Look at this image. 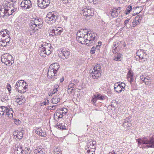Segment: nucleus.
<instances>
[{
	"label": "nucleus",
	"mask_w": 154,
	"mask_h": 154,
	"mask_svg": "<svg viewBox=\"0 0 154 154\" xmlns=\"http://www.w3.org/2000/svg\"><path fill=\"white\" fill-rule=\"evenodd\" d=\"M78 40L82 44H86L88 46H91L94 44L96 41L95 36L93 37V34L88 32L85 36L81 37L78 38Z\"/></svg>",
	"instance_id": "obj_1"
},
{
	"label": "nucleus",
	"mask_w": 154,
	"mask_h": 154,
	"mask_svg": "<svg viewBox=\"0 0 154 154\" xmlns=\"http://www.w3.org/2000/svg\"><path fill=\"white\" fill-rule=\"evenodd\" d=\"M89 72L91 76L94 79H97L101 75V66L99 64H97L90 70Z\"/></svg>",
	"instance_id": "obj_2"
},
{
	"label": "nucleus",
	"mask_w": 154,
	"mask_h": 154,
	"mask_svg": "<svg viewBox=\"0 0 154 154\" xmlns=\"http://www.w3.org/2000/svg\"><path fill=\"white\" fill-rule=\"evenodd\" d=\"M1 61L6 65H11L14 63L13 57L11 55L9 54H3L1 57Z\"/></svg>",
	"instance_id": "obj_3"
},
{
	"label": "nucleus",
	"mask_w": 154,
	"mask_h": 154,
	"mask_svg": "<svg viewBox=\"0 0 154 154\" xmlns=\"http://www.w3.org/2000/svg\"><path fill=\"white\" fill-rule=\"evenodd\" d=\"M137 140L139 146L142 144H145L147 145L148 147H154V143H152V141L148 140L146 137H144L141 139H138Z\"/></svg>",
	"instance_id": "obj_4"
},
{
	"label": "nucleus",
	"mask_w": 154,
	"mask_h": 154,
	"mask_svg": "<svg viewBox=\"0 0 154 154\" xmlns=\"http://www.w3.org/2000/svg\"><path fill=\"white\" fill-rule=\"evenodd\" d=\"M6 2L7 6L5 7L4 15V16H9L12 14V13L15 11L16 10L14 9L13 5L10 4L8 2L6 1Z\"/></svg>",
	"instance_id": "obj_5"
},
{
	"label": "nucleus",
	"mask_w": 154,
	"mask_h": 154,
	"mask_svg": "<svg viewBox=\"0 0 154 154\" xmlns=\"http://www.w3.org/2000/svg\"><path fill=\"white\" fill-rule=\"evenodd\" d=\"M81 14L83 16L88 17V18L89 19L90 17L93 15L94 13L89 7L84 6L83 7Z\"/></svg>",
	"instance_id": "obj_6"
},
{
	"label": "nucleus",
	"mask_w": 154,
	"mask_h": 154,
	"mask_svg": "<svg viewBox=\"0 0 154 154\" xmlns=\"http://www.w3.org/2000/svg\"><path fill=\"white\" fill-rule=\"evenodd\" d=\"M57 19V17L55 15L54 12L49 13L45 18V20L47 23L50 24L54 23Z\"/></svg>",
	"instance_id": "obj_7"
},
{
	"label": "nucleus",
	"mask_w": 154,
	"mask_h": 154,
	"mask_svg": "<svg viewBox=\"0 0 154 154\" xmlns=\"http://www.w3.org/2000/svg\"><path fill=\"white\" fill-rule=\"evenodd\" d=\"M63 31V29L61 27L55 28L54 29H52L50 31V32L51 33L50 35H52V36L60 35Z\"/></svg>",
	"instance_id": "obj_8"
},
{
	"label": "nucleus",
	"mask_w": 154,
	"mask_h": 154,
	"mask_svg": "<svg viewBox=\"0 0 154 154\" xmlns=\"http://www.w3.org/2000/svg\"><path fill=\"white\" fill-rule=\"evenodd\" d=\"M21 6L24 9H26L32 7V4L31 1L29 0H24L20 4Z\"/></svg>",
	"instance_id": "obj_9"
},
{
	"label": "nucleus",
	"mask_w": 154,
	"mask_h": 154,
	"mask_svg": "<svg viewBox=\"0 0 154 154\" xmlns=\"http://www.w3.org/2000/svg\"><path fill=\"white\" fill-rule=\"evenodd\" d=\"M51 68L48 69V77L50 79H51L52 81L56 79V74L57 72H55V71L51 69Z\"/></svg>",
	"instance_id": "obj_10"
},
{
	"label": "nucleus",
	"mask_w": 154,
	"mask_h": 154,
	"mask_svg": "<svg viewBox=\"0 0 154 154\" xmlns=\"http://www.w3.org/2000/svg\"><path fill=\"white\" fill-rule=\"evenodd\" d=\"M125 84L124 83L121 82V83H119L116 86L115 85V90L116 92L120 93L125 90Z\"/></svg>",
	"instance_id": "obj_11"
},
{
	"label": "nucleus",
	"mask_w": 154,
	"mask_h": 154,
	"mask_svg": "<svg viewBox=\"0 0 154 154\" xmlns=\"http://www.w3.org/2000/svg\"><path fill=\"white\" fill-rule=\"evenodd\" d=\"M122 8L120 7H119L117 8H114L110 11V14H111V16L112 17H117L121 11Z\"/></svg>",
	"instance_id": "obj_12"
},
{
	"label": "nucleus",
	"mask_w": 154,
	"mask_h": 154,
	"mask_svg": "<svg viewBox=\"0 0 154 154\" xmlns=\"http://www.w3.org/2000/svg\"><path fill=\"white\" fill-rule=\"evenodd\" d=\"M41 47L44 49V50L47 51L48 54H50L51 53V51H50V49L51 46L50 44L44 43L41 45Z\"/></svg>",
	"instance_id": "obj_13"
},
{
	"label": "nucleus",
	"mask_w": 154,
	"mask_h": 154,
	"mask_svg": "<svg viewBox=\"0 0 154 154\" xmlns=\"http://www.w3.org/2000/svg\"><path fill=\"white\" fill-rule=\"evenodd\" d=\"M22 145L20 143H17L15 145V153L17 154H23V150L22 148Z\"/></svg>",
	"instance_id": "obj_14"
},
{
	"label": "nucleus",
	"mask_w": 154,
	"mask_h": 154,
	"mask_svg": "<svg viewBox=\"0 0 154 154\" xmlns=\"http://www.w3.org/2000/svg\"><path fill=\"white\" fill-rule=\"evenodd\" d=\"M63 116L62 111H61L60 110H57L54 114V118L55 120L58 119L59 120V119L62 118Z\"/></svg>",
	"instance_id": "obj_15"
},
{
	"label": "nucleus",
	"mask_w": 154,
	"mask_h": 154,
	"mask_svg": "<svg viewBox=\"0 0 154 154\" xmlns=\"http://www.w3.org/2000/svg\"><path fill=\"white\" fill-rule=\"evenodd\" d=\"M32 23H34L36 25V26L38 28L40 29L42 27V22L41 19H35L34 20H32Z\"/></svg>",
	"instance_id": "obj_16"
},
{
	"label": "nucleus",
	"mask_w": 154,
	"mask_h": 154,
	"mask_svg": "<svg viewBox=\"0 0 154 154\" xmlns=\"http://www.w3.org/2000/svg\"><path fill=\"white\" fill-rule=\"evenodd\" d=\"M8 108H10V106H2L0 107V115H7V111Z\"/></svg>",
	"instance_id": "obj_17"
},
{
	"label": "nucleus",
	"mask_w": 154,
	"mask_h": 154,
	"mask_svg": "<svg viewBox=\"0 0 154 154\" xmlns=\"http://www.w3.org/2000/svg\"><path fill=\"white\" fill-rule=\"evenodd\" d=\"M6 2V1L4 2L2 5L0 6V15L3 17H4V11L5 10L6 7L7 6Z\"/></svg>",
	"instance_id": "obj_18"
},
{
	"label": "nucleus",
	"mask_w": 154,
	"mask_h": 154,
	"mask_svg": "<svg viewBox=\"0 0 154 154\" xmlns=\"http://www.w3.org/2000/svg\"><path fill=\"white\" fill-rule=\"evenodd\" d=\"M14 135L15 138L18 140L21 139L23 137V132L21 131H15L14 132Z\"/></svg>",
	"instance_id": "obj_19"
},
{
	"label": "nucleus",
	"mask_w": 154,
	"mask_h": 154,
	"mask_svg": "<svg viewBox=\"0 0 154 154\" xmlns=\"http://www.w3.org/2000/svg\"><path fill=\"white\" fill-rule=\"evenodd\" d=\"M7 39H5L4 41H0V45L2 46H6L8 45V44L9 43L10 39V38H8V36H6Z\"/></svg>",
	"instance_id": "obj_20"
},
{
	"label": "nucleus",
	"mask_w": 154,
	"mask_h": 154,
	"mask_svg": "<svg viewBox=\"0 0 154 154\" xmlns=\"http://www.w3.org/2000/svg\"><path fill=\"white\" fill-rule=\"evenodd\" d=\"M38 5L41 8H45L47 7L44 0H38Z\"/></svg>",
	"instance_id": "obj_21"
},
{
	"label": "nucleus",
	"mask_w": 154,
	"mask_h": 154,
	"mask_svg": "<svg viewBox=\"0 0 154 154\" xmlns=\"http://www.w3.org/2000/svg\"><path fill=\"white\" fill-rule=\"evenodd\" d=\"M51 66V68H51V69L55 71V72H57V70L59 68V65L58 63H56L52 64L50 65L49 68H50Z\"/></svg>",
	"instance_id": "obj_22"
},
{
	"label": "nucleus",
	"mask_w": 154,
	"mask_h": 154,
	"mask_svg": "<svg viewBox=\"0 0 154 154\" xmlns=\"http://www.w3.org/2000/svg\"><path fill=\"white\" fill-rule=\"evenodd\" d=\"M133 76V75L132 71L131 70H129L127 74V78L128 80L130 81L131 83L133 81L134 79Z\"/></svg>",
	"instance_id": "obj_23"
},
{
	"label": "nucleus",
	"mask_w": 154,
	"mask_h": 154,
	"mask_svg": "<svg viewBox=\"0 0 154 154\" xmlns=\"http://www.w3.org/2000/svg\"><path fill=\"white\" fill-rule=\"evenodd\" d=\"M62 54L63 56V57L62 58L63 60L67 59L69 57L70 53L69 51H67L66 50H63L61 51Z\"/></svg>",
	"instance_id": "obj_24"
},
{
	"label": "nucleus",
	"mask_w": 154,
	"mask_h": 154,
	"mask_svg": "<svg viewBox=\"0 0 154 154\" xmlns=\"http://www.w3.org/2000/svg\"><path fill=\"white\" fill-rule=\"evenodd\" d=\"M60 99L59 95H55L51 99L52 103L55 104L57 103L60 101Z\"/></svg>",
	"instance_id": "obj_25"
},
{
	"label": "nucleus",
	"mask_w": 154,
	"mask_h": 154,
	"mask_svg": "<svg viewBox=\"0 0 154 154\" xmlns=\"http://www.w3.org/2000/svg\"><path fill=\"white\" fill-rule=\"evenodd\" d=\"M7 113L6 115L9 118H12L13 116V111L12 108H11L10 106V108H8L7 110Z\"/></svg>",
	"instance_id": "obj_26"
},
{
	"label": "nucleus",
	"mask_w": 154,
	"mask_h": 154,
	"mask_svg": "<svg viewBox=\"0 0 154 154\" xmlns=\"http://www.w3.org/2000/svg\"><path fill=\"white\" fill-rule=\"evenodd\" d=\"M25 99L23 96H21L20 97L18 98L16 102H17L19 105H21L23 103H25Z\"/></svg>",
	"instance_id": "obj_27"
},
{
	"label": "nucleus",
	"mask_w": 154,
	"mask_h": 154,
	"mask_svg": "<svg viewBox=\"0 0 154 154\" xmlns=\"http://www.w3.org/2000/svg\"><path fill=\"white\" fill-rule=\"evenodd\" d=\"M29 28L30 30L35 31V30L38 29V28L36 26V25L34 23H32V20L30 22V23L29 25Z\"/></svg>",
	"instance_id": "obj_28"
},
{
	"label": "nucleus",
	"mask_w": 154,
	"mask_h": 154,
	"mask_svg": "<svg viewBox=\"0 0 154 154\" xmlns=\"http://www.w3.org/2000/svg\"><path fill=\"white\" fill-rule=\"evenodd\" d=\"M40 51L39 52L40 55L43 57H45L46 55H49L50 54H48L47 51L45 50H44V49L42 48V47L40 48Z\"/></svg>",
	"instance_id": "obj_29"
},
{
	"label": "nucleus",
	"mask_w": 154,
	"mask_h": 154,
	"mask_svg": "<svg viewBox=\"0 0 154 154\" xmlns=\"http://www.w3.org/2000/svg\"><path fill=\"white\" fill-rule=\"evenodd\" d=\"M143 82L145 84L147 85H149L151 83V80L149 77H145L144 81Z\"/></svg>",
	"instance_id": "obj_30"
},
{
	"label": "nucleus",
	"mask_w": 154,
	"mask_h": 154,
	"mask_svg": "<svg viewBox=\"0 0 154 154\" xmlns=\"http://www.w3.org/2000/svg\"><path fill=\"white\" fill-rule=\"evenodd\" d=\"M15 87H16V90L18 91V92L20 93V90H21L23 87V86L19 83H18L17 82L15 85Z\"/></svg>",
	"instance_id": "obj_31"
},
{
	"label": "nucleus",
	"mask_w": 154,
	"mask_h": 154,
	"mask_svg": "<svg viewBox=\"0 0 154 154\" xmlns=\"http://www.w3.org/2000/svg\"><path fill=\"white\" fill-rule=\"evenodd\" d=\"M96 142L95 141H92V140H90L87 143V145L90 148H92V147L96 145Z\"/></svg>",
	"instance_id": "obj_32"
},
{
	"label": "nucleus",
	"mask_w": 154,
	"mask_h": 154,
	"mask_svg": "<svg viewBox=\"0 0 154 154\" xmlns=\"http://www.w3.org/2000/svg\"><path fill=\"white\" fill-rule=\"evenodd\" d=\"M75 87V85L73 83H71L69 84L68 87V89L71 90L70 93H72V91L74 90Z\"/></svg>",
	"instance_id": "obj_33"
},
{
	"label": "nucleus",
	"mask_w": 154,
	"mask_h": 154,
	"mask_svg": "<svg viewBox=\"0 0 154 154\" xmlns=\"http://www.w3.org/2000/svg\"><path fill=\"white\" fill-rule=\"evenodd\" d=\"M87 33L86 32H85V33H83L82 31H79L77 32L76 35L77 36V39H78V38H80L82 36H85V35Z\"/></svg>",
	"instance_id": "obj_34"
},
{
	"label": "nucleus",
	"mask_w": 154,
	"mask_h": 154,
	"mask_svg": "<svg viewBox=\"0 0 154 154\" xmlns=\"http://www.w3.org/2000/svg\"><path fill=\"white\" fill-rule=\"evenodd\" d=\"M9 31L7 29H5L3 31H1L0 32V38L1 37V36L9 35Z\"/></svg>",
	"instance_id": "obj_35"
},
{
	"label": "nucleus",
	"mask_w": 154,
	"mask_h": 154,
	"mask_svg": "<svg viewBox=\"0 0 154 154\" xmlns=\"http://www.w3.org/2000/svg\"><path fill=\"white\" fill-rule=\"evenodd\" d=\"M56 127L59 129L61 130L66 129V127L63 125L62 123H59L56 126Z\"/></svg>",
	"instance_id": "obj_36"
},
{
	"label": "nucleus",
	"mask_w": 154,
	"mask_h": 154,
	"mask_svg": "<svg viewBox=\"0 0 154 154\" xmlns=\"http://www.w3.org/2000/svg\"><path fill=\"white\" fill-rule=\"evenodd\" d=\"M140 21L134 18L132 22V26L133 27L136 26L137 25H138Z\"/></svg>",
	"instance_id": "obj_37"
},
{
	"label": "nucleus",
	"mask_w": 154,
	"mask_h": 154,
	"mask_svg": "<svg viewBox=\"0 0 154 154\" xmlns=\"http://www.w3.org/2000/svg\"><path fill=\"white\" fill-rule=\"evenodd\" d=\"M34 153L35 154H45V152L44 149L40 148L38 149V150H36Z\"/></svg>",
	"instance_id": "obj_38"
},
{
	"label": "nucleus",
	"mask_w": 154,
	"mask_h": 154,
	"mask_svg": "<svg viewBox=\"0 0 154 154\" xmlns=\"http://www.w3.org/2000/svg\"><path fill=\"white\" fill-rule=\"evenodd\" d=\"M27 85L26 84H23V87L21 89V90H20V93H24L26 91V89H27V88L26 87Z\"/></svg>",
	"instance_id": "obj_39"
},
{
	"label": "nucleus",
	"mask_w": 154,
	"mask_h": 154,
	"mask_svg": "<svg viewBox=\"0 0 154 154\" xmlns=\"http://www.w3.org/2000/svg\"><path fill=\"white\" fill-rule=\"evenodd\" d=\"M132 7L131 5L128 6L127 7L125 11V12L126 14L127 15L130 13L131 11L132 10Z\"/></svg>",
	"instance_id": "obj_40"
},
{
	"label": "nucleus",
	"mask_w": 154,
	"mask_h": 154,
	"mask_svg": "<svg viewBox=\"0 0 154 154\" xmlns=\"http://www.w3.org/2000/svg\"><path fill=\"white\" fill-rule=\"evenodd\" d=\"M122 56V54H117V57H115L113 60L116 61H120L121 60V58Z\"/></svg>",
	"instance_id": "obj_41"
},
{
	"label": "nucleus",
	"mask_w": 154,
	"mask_h": 154,
	"mask_svg": "<svg viewBox=\"0 0 154 154\" xmlns=\"http://www.w3.org/2000/svg\"><path fill=\"white\" fill-rule=\"evenodd\" d=\"M94 97L95 98H96L97 100H103L104 98V97L102 96L101 95L99 94H97L95 95L94 96Z\"/></svg>",
	"instance_id": "obj_42"
},
{
	"label": "nucleus",
	"mask_w": 154,
	"mask_h": 154,
	"mask_svg": "<svg viewBox=\"0 0 154 154\" xmlns=\"http://www.w3.org/2000/svg\"><path fill=\"white\" fill-rule=\"evenodd\" d=\"M40 149L39 148V146L37 145L36 144H34L32 147V149L35 153V152H36V150H37L38 149Z\"/></svg>",
	"instance_id": "obj_43"
},
{
	"label": "nucleus",
	"mask_w": 154,
	"mask_h": 154,
	"mask_svg": "<svg viewBox=\"0 0 154 154\" xmlns=\"http://www.w3.org/2000/svg\"><path fill=\"white\" fill-rule=\"evenodd\" d=\"M54 154H62L61 151L58 148L54 149Z\"/></svg>",
	"instance_id": "obj_44"
},
{
	"label": "nucleus",
	"mask_w": 154,
	"mask_h": 154,
	"mask_svg": "<svg viewBox=\"0 0 154 154\" xmlns=\"http://www.w3.org/2000/svg\"><path fill=\"white\" fill-rule=\"evenodd\" d=\"M31 151L29 147H26L25 149V154H30Z\"/></svg>",
	"instance_id": "obj_45"
},
{
	"label": "nucleus",
	"mask_w": 154,
	"mask_h": 154,
	"mask_svg": "<svg viewBox=\"0 0 154 154\" xmlns=\"http://www.w3.org/2000/svg\"><path fill=\"white\" fill-rule=\"evenodd\" d=\"M55 87L54 88L53 90L51 91L52 94H54L55 93L57 92V89L58 88V85H56L55 86Z\"/></svg>",
	"instance_id": "obj_46"
},
{
	"label": "nucleus",
	"mask_w": 154,
	"mask_h": 154,
	"mask_svg": "<svg viewBox=\"0 0 154 154\" xmlns=\"http://www.w3.org/2000/svg\"><path fill=\"white\" fill-rule=\"evenodd\" d=\"M6 36H8V38H10L9 35H3L1 36V37L0 38V41H4L5 40V39H7V38H6Z\"/></svg>",
	"instance_id": "obj_47"
},
{
	"label": "nucleus",
	"mask_w": 154,
	"mask_h": 154,
	"mask_svg": "<svg viewBox=\"0 0 154 154\" xmlns=\"http://www.w3.org/2000/svg\"><path fill=\"white\" fill-rule=\"evenodd\" d=\"M91 149V150L90 149L88 150L87 152H86V154H94V151L93 150L94 149L93 148H92Z\"/></svg>",
	"instance_id": "obj_48"
},
{
	"label": "nucleus",
	"mask_w": 154,
	"mask_h": 154,
	"mask_svg": "<svg viewBox=\"0 0 154 154\" xmlns=\"http://www.w3.org/2000/svg\"><path fill=\"white\" fill-rule=\"evenodd\" d=\"M119 42H114L113 43V48H115V50L116 48H117L119 46Z\"/></svg>",
	"instance_id": "obj_49"
},
{
	"label": "nucleus",
	"mask_w": 154,
	"mask_h": 154,
	"mask_svg": "<svg viewBox=\"0 0 154 154\" xmlns=\"http://www.w3.org/2000/svg\"><path fill=\"white\" fill-rule=\"evenodd\" d=\"M49 103V100H46L45 101L41 103V106H43V105H47Z\"/></svg>",
	"instance_id": "obj_50"
},
{
	"label": "nucleus",
	"mask_w": 154,
	"mask_h": 154,
	"mask_svg": "<svg viewBox=\"0 0 154 154\" xmlns=\"http://www.w3.org/2000/svg\"><path fill=\"white\" fill-rule=\"evenodd\" d=\"M60 110L62 112L63 115L64 114L65 115L67 111V109L65 108H64L63 109H60Z\"/></svg>",
	"instance_id": "obj_51"
},
{
	"label": "nucleus",
	"mask_w": 154,
	"mask_h": 154,
	"mask_svg": "<svg viewBox=\"0 0 154 154\" xmlns=\"http://www.w3.org/2000/svg\"><path fill=\"white\" fill-rule=\"evenodd\" d=\"M7 88L9 92L10 93L11 91V87L9 84L8 83L7 85Z\"/></svg>",
	"instance_id": "obj_52"
},
{
	"label": "nucleus",
	"mask_w": 154,
	"mask_h": 154,
	"mask_svg": "<svg viewBox=\"0 0 154 154\" xmlns=\"http://www.w3.org/2000/svg\"><path fill=\"white\" fill-rule=\"evenodd\" d=\"M18 83H19L23 86V84H26V83L25 81L24 80H19L17 82Z\"/></svg>",
	"instance_id": "obj_53"
},
{
	"label": "nucleus",
	"mask_w": 154,
	"mask_h": 154,
	"mask_svg": "<svg viewBox=\"0 0 154 154\" xmlns=\"http://www.w3.org/2000/svg\"><path fill=\"white\" fill-rule=\"evenodd\" d=\"M142 18V17L141 15H138L135 18L137 19L138 20H139L140 21Z\"/></svg>",
	"instance_id": "obj_54"
},
{
	"label": "nucleus",
	"mask_w": 154,
	"mask_h": 154,
	"mask_svg": "<svg viewBox=\"0 0 154 154\" xmlns=\"http://www.w3.org/2000/svg\"><path fill=\"white\" fill-rule=\"evenodd\" d=\"M102 43L101 42H98V44L96 45V48L98 50L100 48V47L102 45Z\"/></svg>",
	"instance_id": "obj_55"
},
{
	"label": "nucleus",
	"mask_w": 154,
	"mask_h": 154,
	"mask_svg": "<svg viewBox=\"0 0 154 154\" xmlns=\"http://www.w3.org/2000/svg\"><path fill=\"white\" fill-rule=\"evenodd\" d=\"M96 48L93 47L91 48L90 51V52L91 54H94Z\"/></svg>",
	"instance_id": "obj_56"
},
{
	"label": "nucleus",
	"mask_w": 154,
	"mask_h": 154,
	"mask_svg": "<svg viewBox=\"0 0 154 154\" xmlns=\"http://www.w3.org/2000/svg\"><path fill=\"white\" fill-rule=\"evenodd\" d=\"M40 129L38 128L35 131V133L38 135H39L40 134L41 132L42 131V130H40Z\"/></svg>",
	"instance_id": "obj_57"
},
{
	"label": "nucleus",
	"mask_w": 154,
	"mask_h": 154,
	"mask_svg": "<svg viewBox=\"0 0 154 154\" xmlns=\"http://www.w3.org/2000/svg\"><path fill=\"white\" fill-rule=\"evenodd\" d=\"M45 2V3L46 4V5H47V6H48V5L50 4V0H44Z\"/></svg>",
	"instance_id": "obj_58"
},
{
	"label": "nucleus",
	"mask_w": 154,
	"mask_h": 154,
	"mask_svg": "<svg viewBox=\"0 0 154 154\" xmlns=\"http://www.w3.org/2000/svg\"><path fill=\"white\" fill-rule=\"evenodd\" d=\"M129 20H130V19L128 18L125 21L124 23V24L126 26L127 24L129 22Z\"/></svg>",
	"instance_id": "obj_59"
},
{
	"label": "nucleus",
	"mask_w": 154,
	"mask_h": 154,
	"mask_svg": "<svg viewBox=\"0 0 154 154\" xmlns=\"http://www.w3.org/2000/svg\"><path fill=\"white\" fill-rule=\"evenodd\" d=\"M97 100V99H96V98H95L94 97L93 99L92 100V101L93 103V104H94L96 103Z\"/></svg>",
	"instance_id": "obj_60"
},
{
	"label": "nucleus",
	"mask_w": 154,
	"mask_h": 154,
	"mask_svg": "<svg viewBox=\"0 0 154 154\" xmlns=\"http://www.w3.org/2000/svg\"><path fill=\"white\" fill-rule=\"evenodd\" d=\"M56 106H49V107L50 108V107H51V108H50V109L51 110H54L56 109Z\"/></svg>",
	"instance_id": "obj_61"
},
{
	"label": "nucleus",
	"mask_w": 154,
	"mask_h": 154,
	"mask_svg": "<svg viewBox=\"0 0 154 154\" xmlns=\"http://www.w3.org/2000/svg\"><path fill=\"white\" fill-rule=\"evenodd\" d=\"M45 134L44 133V132H42V131L41 132L40 134L39 135L40 136H41L42 137H45Z\"/></svg>",
	"instance_id": "obj_62"
},
{
	"label": "nucleus",
	"mask_w": 154,
	"mask_h": 154,
	"mask_svg": "<svg viewBox=\"0 0 154 154\" xmlns=\"http://www.w3.org/2000/svg\"><path fill=\"white\" fill-rule=\"evenodd\" d=\"M145 78V77H143V75H140V78L141 80L143 81H144Z\"/></svg>",
	"instance_id": "obj_63"
},
{
	"label": "nucleus",
	"mask_w": 154,
	"mask_h": 154,
	"mask_svg": "<svg viewBox=\"0 0 154 154\" xmlns=\"http://www.w3.org/2000/svg\"><path fill=\"white\" fill-rule=\"evenodd\" d=\"M89 1L91 3L92 2H93V3L94 4L96 3V0H89Z\"/></svg>",
	"instance_id": "obj_64"
}]
</instances>
